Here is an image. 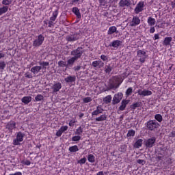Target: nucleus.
Wrapping results in <instances>:
<instances>
[{
	"instance_id": "1",
	"label": "nucleus",
	"mask_w": 175,
	"mask_h": 175,
	"mask_svg": "<svg viewBox=\"0 0 175 175\" xmlns=\"http://www.w3.org/2000/svg\"><path fill=\"white\" fill-rule=\"evenodd\" d=\"M123 80L119 77H113L108 81V90H117L121 85Z\"/></svg>"
},
{
	"instance_id": "2",
	"label": "nucleus",
	"mask_w": 175,
	"mask_h": 175,
	"mask_svg": "<svg viewBox=\"0 0 175 175\" xmlns=\"http://www.w3.org/2000/svg\"><path fill=\"white\" fill-rule=\"evenodd\" d=\"M85 51L83 50V47L79 46L77 49H75L70 52L71 55H72L74 58L77 59H80L84 54Z\"/></svg>"
},
{
	"instance_id": "3",
	"label": "nucleus",
	"mask_w": 175,
	"mask_h": 175,
	"mask_svg": "<svg viewBox=\"0 0 175 175\" xmlns=\"http://www.w3.org/2000/svg\"><path fill=\"white\" fill-rule=\"evenodd\" d=\"M79 39H81V33L77 32L70 33L66 36V40L67 42H76Z\"/></svg>"
},
{
	"instance_id": "4",
	"label": "nucleus",
	"mask_w": 175,
	"mask_h": 175,
	"mask_svg": "<svg viewBox=\"0 0 175 175\" xmlns=\"http://www.w3.org/2000/svg\"><path fill=\"white\" fill-rule=\"evenodd\" d=\"M145 126L148 131H153L159 126V123L155 120H150L145 124Z\"/></svg>"
},
{
	"instance_id": "5",
	"label": "nucleus",
	"mask_w": 175,
	"mask_h": 175,
	"mask_svg": "<svg viewBox=\"0 0 175 175\" xmlns=\"http://www.w3.org/2000/svg\"><path fill=\"white\" fill-rule=\"evenodd\" d=\"M124 94L122 92L115 94L112 99L111 105H113V106L116 105H118V103H120V102L122 100Z\"/></svg>"
},
{
	"instance_id": "6",
	"label": "nucleus",
	"mask_w": 175,
	"mask_h": 175,
	"mask_svg": "<svg viewBox=\"0 0 175 175\" xmlns=\"http://www.w3.org/2000/svg\"><path fill=\"white\" fill-rule=\"evenodd\" d=\"M155 142H157V137H152L151 138L146 139L144 142V144L145 145L146 148H151L154 147V145L155 144Z\"/></svg>"
},
{
	"instance_id": "7",
	"label": "nucleus",
	"mask_w": 175,
	"mask_h": 175,
	"mask_svg": "<svg viewBox=\"0 0 175 175\" xmlns=\"http://www.w3.org/2000/svg\"><path fill=\"white\" fill-rule=\"evenodd\" d=\"M43 42H44V36H43L42 34H40L33 42V47H39L43 44Z\"/></svg>"
},
{
	"instance_id": "8",
	"label": "nucleus",
	"mask_w": 175,
	"mask_h": 175,
	"mask_svg": "<svg viewBox=\"0 0 175 175\" xmlns=\"http://www.w3.org/2000/svg\"><path fill=\"white\" fill-rule=\"evenodd\" d=\"M24 136H25V133L18 132L16 135V139L13 140L14 146H20V142L24 140Z\"/></svg>"
},
{
	"instance_id": "9",
	"label": "nucleus",
	"mask_w": 175,
	"mask_h": 175,
	"mask_svg": "<svg viewBox=\"0 0 175 175\" xmlns=\"http://www.w3.org/2000/svg\"><path fill=\"white\" fill-rule=\"evenodd\" d=\"M57 16H58V10H56L55 12H53V16L50 18V21L48 23L49 24L48 27L49 28H52L53 27H54V25L53 24V23H54L55 20H57Z\"/></svg>"
},
{
	"instance_id": "10",
	"label": "nucleus",
	"mask_w": 175,
	"mask_h": 175,
	"mask_svg": "<svg viewBox=\"0 0 175 175\" xmlns=\"http://www.w3.org/2000/svg\"><path fill=\"white\" fill-rule=\"evenodd\" d=\"M92 66L94 69H100L105 66V63L101 60H96L92 63Z\"/></svg>"
},
{
	"instance_id": "11",
	"label": "nucleus",
	"mask_w": 175,
	"mask_h": 175,
	"mask_svg": "<svg viewBox=\"0 0 175 175\" xmlns=\"http://www.w3.org/2000/svg\"><path fill=\"white\" fill-rule=\"evenodd\" d=\"M143 10H144V1H139L134 10L135 13V14H139V13L143 12Z\"/></svg>"
},
{
	"instance_id": "12",
	"label": "nucleus",
	"mask_w": 175,
	"mask_h": 175,
	"mask_svg": "<svg viewBox=\"0 0 175 175\" xmlns=\"http://www.w3.org/2000/svg\"><path fill=\"white\" fill-rule=\"evenodd\" d=\"M62 88V83L59 82H56L51 87V90H53V94H57Z\"/></svg>"
},
{
	"instance_id": "13",
	"label": "nucleus",
	"mask_w": 175,
	"mask_h": 175,
	"mask_svg": "<svg viewBox=\"0 0 175 175\" xmlns=\"http://www.w3.org/2000/svg\"><path fill=\"white\" fill-rule=\"evenodd\" d=\"M138 95H140V96H149L150 95H152V92L150 90L139 89L137 90Z\"/></svg>"
},
{
	"instance_id": "14",
	"label": "nucleus",
	"mask_w": 175,
	"mask_h": 175,
	"mask_svg": "<svg viewBox=\"0 0 175 175\" xmlns=\"http://www.w3.org/2000/svg\"><path fill=\"white\" fill-rule=\"evenodd\" d=\"M132 5L131 0H120L119 2V6L120 8H129Z\"/></svg>"
},
{
	"instance_id": "15",
	"label": "nucleus",
	"mask_w": 175,
	"mask_h": 175,
	"mask_svg": "<svg viewBox=\"0 0 175 175\" xmlns=\"http://www.w3.org/2000/svg\"><path fill=\"white\" fill-rule=\"evenodd\" d=\"M122 41L120 40H113L109 44V47H113L114 49H118L120 46H122Z\"/></svg>"
},
{
	"instance_id": "16",
	"label": "nucleus",
	"mask_w": 175,
	"mask_h": 175,
	"mask_svg": "<svg viewBox=\"0 0 175 175\" xmlns=\"http://www.w3.org/2000/svg\"><path fill=\"white\" fill-rule=\"evenodd\" d=\"M129 100H122L120 106L118 108L119 111H124V110H125V109L126 108V105H129Z\"/></svg>"
},
{
	"instance_id": "17",
	"label": "nucleus",
	"mask_w": 175,
	"mask_h": 175,
	"mask_svg": "<svg viewBox=\"0 0 175 175\" xmlns=\"http://www.w3.org/2000/svg\"><path fill=\"white\" fill-rule=\"evenodd\" d=\"M140 24V18L138 16H133L132 21L130 22V27H136V25H139Z\"/></svg>"
},
{
	"instance_id": "18",
	"label": "nucleus",
	"mask_w": 175,
	"mask_h": 175,
	"mask_svg": "<svg viewBox=\"0 0 175 175\" xmlns=\"http://www.w3.org/2000/svg\"><path fill=\"white\" fill-rule=\"evenodd\" d=\"M103 113V109L100 106H97L96 109L92 112V117H95L96 116H99V114H102Z\"/></svg>"
},
{
	"instance_id": "19",
	"label": "nucleus",
	"mask_w": 175,
	"mask_h": 175,
	"mask_svg": "<svg viewBox=\"0 0 175 175\" xmlns=\"http://www.w3.org/2000/svg\"><path fill=\"white\" fill-rule=\"evenodd\" d=\"M76 61H77V59H76L75 58H74L73 57H70V59H68L66 62L67 64V68H72L73 65H75V62H76Z\"/></svg>"
},
{
	"instance_id": "20",
	"label": "nucleus",
	"mask_w": 175,
	"mask_h": 175,
	"mask_svg": "<svg viewBox=\"0 0 175 175\" xmlns=\"http://www.w3.org/2000/svg\"><path fill=\"white\" fill-rule=\"evenodd\" d=\"M64 81L67 83H75L76 81V76L75 75H69L68 77L64 79Z\"/></svg>"
},
{
	"instance_id": "21",
	"label": "nucleus",
	"mask_w": 175,
	"mask_h": 175,
	"mask_svg": "<svg viewBox=\"0 0 175 175\" xmlns=\"http://www.w3.org/2000/svg\"><path fill=\"white\" fill-rule=\"evenodd\" d=\"M40 70H42V66H33L30 70L31 73H33V75H36V74L39 73L40 72Z\"/></svg>"
},
{
	"instance_id": "22",
	"label": "nucleus",
	"mask_w": 175,
	"mask_h": 175,
	"mask_svg": "<svg viewBox=\"0 0 175 175\" xmlns=\"http://www.w3.org/2000/svg\"><path fill=\"white\" fill-rule=\"evenodd\" d=\"M72 12L74 13V14H75L77 18H81V14L80 13V10H79V8L74 7L72 10Z\"/></svg>"
},
{
	"instance_id": "23",
	"label": "nucleus",
	"mask_w": 175,
	"mask_h": 175,
	"mask_svg": "<svg viewBox=\"0 0 175 175\" xmlns=\"http://www.w3.org/2000/svg\"><path fill=\"white\" fill-rule=\"evenodd\" d=\"M106 120H107V115L103 114V115L100 116L99 117L96 118L95 122H100L102 121H106Z\"/></svg>"
},
{
	"instance_id": "24",
	"label": "nucleus",
	"mask_w": 175,
	"mask_h": 175,
	"mask_svg": "<svg viewBox=\"0 0 175 175\" xmlns=\"http://www.w3.org/2000/svg\"><path fill=\"white\" fill-rule=\"evenodd\" d=\"M172 40H173V38L172 37H165L163 42V46H170Z\"/></svg>"
},
{
	"instance_id": "25",
	"label": "nucleus",
	"mask_w": 175,
	"mask_h": 175,
	"mask_svg": "<svg viewBox=\"0 0 175 175\" xmlns=\"http://www.w3.org/2000/svg\"><path fill=\"white\" fill-rule=\"evenodd\" d=\"M7 128L9 129V131H13V129H15L16 128V122L14 121H10L7 124Z\"/></svg>"
},
{
	"instance_id": "26",
	"label": "nucleus",
	"mask_w": 175,
	"mask_h": 175,
	"mask_svg": "<svg viewBox=\"0 0 175 175\" xmlns=\"http://www.w3.org/2000/svg\"><path fill=\"white\" fill-rule=\"evenodd\" d=\"M113 69H114L113 66H111V64H108V65L105 66V72L107 75H110V73L111 72V70H113Z\"/></svg>"
},
{
	"instance_id": "27",
	"label": "nucleus",
	"mask_w": 175,
	"mask_h": 175,
	"mask_svg": "<svg viewBox=\"0 0 175 175\" xmlns=\"http://www.w3.org/2000/svg\"><path fill=\"white\" fill-rule=\"evenodd\" d=\"M31 100H32V97L31 96H24L21 99V102L25 105H28Z\"/></svg>"
},
{
	"instance_id": "28",
	"label": "nucleus",
	"mask_w": 175,
	"mask_h": 175,
	"mask_svg": "<svg viewBox=\"0 0 175 175\" xmlns=\"http://www.w3.org/2000/svg\"><path fill=\"white\" fill-rule=\"evenodd\" d=\"M114 32H116V33H118V31H117V27H116L115 26L110 27L108 30V35H113Z\"/></svg>"
},
{
	"instance_id": "29",
	"label": "nucleus",
	"mask_w": 175,
	"mask_h": 175,
	"mask_svg": "<svg viewBox=\"0 0 175 175\" xmlns=\"http://www.w3.org/2000/svg\"><path fill=\"white\" fill-rule=\"evenodd\" d=\"M142 146H143V140L142 139H137L134 144V147H135V148H140Z\"/></svg>"
},
{
	"instance_id": "30",
	"label": "nucleus",
	"mask_w": 175,
	"mask_h": 175,
	"mask_svg": "<svg viewBox=\"0 0 175 175\" xmlns=\"http://www.w3.org/2000/svg\"><path fill=\"white\" fill-rule=\"evenodd\" d=\"M157 23V21H155V18L150 16L148 18V24L150 27H152L155 23Z\"/></svg>"
},
{
	"instance_id": "31",
	"label": "nucleus",
	"mask_w": 175,
	"mask_h": 175,
	"mask_svg": "<svg viewBox=\"0 0 175 175\" xmlns=\"http://www.w3.org/2000/svg\"><path fill=\"white\" fill-rule=\"evenodd\" d=\"M142 107V102H137L131 105L130 106V109H132L133 110H136L137 107Z\"/></svg>"
},
{
	"instance_id": "32",
	"label": "nucleus",
	"mask_w": 175,
	"mask_h": 175,
	"mask_svg": "<svg viewBox=\"0 0 175 175\" xmlns=\"http://www.w3.org/2000/svg\"><path fill=\"white\" fill-rule=\"evenodd\" d=\"M113 0H99V3L100 6H103V8H105V6H107V3H109V2H111Z\"/></svg>"
},
{
	"instance_id": "33",
	"label": "nucleus",
	"mask_w": 175,
	"mask_h": 175,
	"mask_svg": "<svg viewBox=\"0 0 175 175\" xmlns=\"http://www.w3.org/2000/svg\"><path fill=\"white\" fill-rule=\"evenodd\" d=\"M137 55L139 57H146L147 55V53H146V51H144L138 50L137 51Z\"/></svg>"
},
{
	"instance_id": "34",
	"label": "nucleus",
	"mask_w": 175,
	"mask_h": 175,
	"mask_svg": "<svg viewBox=\"0 0 175 175\" xmlns=\"http://www.w3.org/2000/svg\"><path fill=\"white\" fill-rule=\"evenodd\" d=\"M77 151H79V146H77V145H75L69 148L70 152H77Z\"/></svg>"
},
{
	"instance_id": "35",
	"label": "nucleus",
	"mask_w": 175,
	"mask_h": 175,
	"mask_svg": "<svg viewBox=\"0 0 175 175\" xmlns=\"http://www.w3.org/2000/svg\"><path fill=\"white\" fill-rule=\"evenodd\" d=\"M58 66L59 68H68V64L66 62L61 60L58 62Z\"/></svg>"
},
{
	"instance_id": "36",
	"label": "nucleus",
	"mask_w": 175,
	"mask_h": 175,
	"mask_svg": "<svg viewBox=\"0 0 175 175\" xmlns=\"http://www.w3.org/2000/svg\"><path fill=\"white\" fill-rule=\"evenodd\" d=\"M39 65L42 66V69H46V66H49L50 63L49 62H39Z\"/></svg>"
},
{
	"instance_id": "37",
	"label": "nucleus",
	"mask_w": 175,
	"mask_h": 175,
	"mask_svg": "<svg viewBox=\"0 0 175 175\" xmlns=\"http://www.w3.org/2000/svg\"><path fill=\"white\" fill-rule=\"evenodd\" d=\"M154 120H155V121H158V122H162L163 118L162 117V115H161V114H156L154 116Z\"/></svg>"
},
{
	"instance_id": "38",
	"label": "nucleus",
	"mask_w": 175,
	"mask_h": 175,
	"mask_svg": "<svg viewBox=\"0 0 175 175\" xmlns=\"http://www.w3.org/2000/svg\"><path fill=\"white\" fill-rule=\"evenodd\" d=\"M135 135H136V131H135V130H133V129H131V130H129V131L126 134V137H131L135 136Z\"/></svg>"
},
{
	"instance_id": "39",
	"label": "nucleus",
	"mask_w": 175,
	"mask_h": 175,
	"mask_svg": "<svg viewBox=\"0 0 175 175\" xmlns=\"http://www.w3.org/2000/svg\"><path fill=\"white\" fill-rule=\"evenodd\" d=\"M9 9V7L8 6H3L0 8V16H2V14L6 13L8 12V10Z\"/></svg>"
},
{
	"instance_id": "40",
	"label": "nucleus",
	"mask_w": 175,
	"mask_h": 175,
	"mask_svg": "<svg viewBox=\"0 0 175 175\" xmlns=\"http://www.w3.org/2000/svg\"><path fill=\"white\" fill-rule=\"evenodd\" d=\"M88 161L91 163H94V162H95V156L92 154H89L88 156Z\"/></svg>"
},
{
	"instance_id": "41",
	"label": "nucleus",
	"mask_w": 175,
	"mask_h": 175,
	"mask_svg": "<svg viewBox=\"0 0 175 175\" xmlns=\"http://www.w3.org/2000/svg\"><path fill=\"white\" fill-rule=\"evenodd\" d=\"M103 101L105 102V103H106L107 105V103H111V95H108L107 96Z\"/></svg>"
},
{
	"instance_id": "42",
	"label": "nucleus",
	"mask_w": 175,
	"mask_h": 175,
	"mask_svg": "<svg viewBox=\"0 0 175 175\" xmlns=\"http://www.w3.org/2000/svg\"><path fill=\"white\" fill-rule=\"evenodd\" d=\"M132 92H133V88H129L126 91V96H130V95H132Z\"/></svg>"
},
{
	"instance_id": "43",
	"label": "nucleus",
	"mask_w": 175,
	"mask_h": 175,
	"mask_svg": "<svg viewBox=\"0 0 175 175\" xmlns=\"http://www.w3.org/2000/svg\"><path fill=\"white\" fill-rule=\"evenodd\" d=\"M83 132V128H81V126H79L75 131V135H82Z\"/></svg>"
},
{
	"instance_id": "44",
	"label": "nucleus",
	"mask_w": 175,
	"mask_h": 175,
	"mask_svg": "<svg viewBox=\"0 0 175 175\" xmlns=\"http://www.w3.org/2000/svg\"><path fill=\"white\" fill-rule=\"evenodd\" d=\"M83 103H90V102H92V98L91 97H85L83 98Z\"/></svg>"
},
{
	"instance_id": "45",
	"label": "nucleus",
	"mask_w": 175,
	"mask_h": 175,
	"mask_svg": "<svg viewBox=\"0 0 175 175\" xmlns=\"http://www.w3.org/2000/svg\"><path fill=\"white\" fill-rule=\"evenodd\" d=\"M35 99L36 100V102H40V100H43L44 97L43 95L42 94H38L36 97Z\"/></svg>"
},
{
	"instance_id": "46",
	"label": "nucleus",
	"mask_w": 175,
	"mask_h": 175,
	"mask_svg": "<svg viewBox=\"0 0 175 175\" xmlns=\"http://www.w3.org/2000/svg\"><path fill=\"white\" fill-rule=\"evenodd\" d=\"M85 162H87V158L83 157V158L81 159L80 160H79L77 161V163H79V165H84V163H85Z\"/></svg>"
},
{
	"instance_id": "47",
	"label": "nucleus",
	"mask_w": 175,
	"mask_h": 175,
	"mask_svg": "<svg viewBox=\"0 0 175 175\" xmlns=\"http://www.w3.org/2000/svg\"><path fill=\"white\" fill-rule=\"evenodd\" d=\"M6 68V63L3 61L0 62V70H3Z\"/></svg>"
},
{
	"instance_id": "48",
	"label": "nucleus",
	"mask_w": 175,
	"mask_h": 175,
	"mask_svg": "<svg viewBox=\"0 0 175 175\" xmlns=\"http://www.w3.org/2000/svg\"><path fill=\"white\" fill-rule=\"evenodd\" d=\"M81 139V137L80 135H75L72 137V142H79V140Z\"/></svg>"
},
{
	"instance_id": "49",
	"label": "nucleus",
	"mask_w": 175,
	"mask_h": 175,
	"mask_svg": "<svg viewBox=\"0 0 175 175\" xmlns=\"http://www.w3.org/2000/svg\"><path fill=\"white\" fill-rule=\"evenodd\" d=\"M12 0H3L2 4L5 5H12Z\"/></svg>"
},
{
	"instance_id": "50",
	"label": "nucleus",
	"mask_w": 175,
	"mask_h": 175,
	"mask_svg": "<svg viewBox=\"0 0 175 175\" xmlns=\"http://www.w3.org/2000/svg\"><path fill=\"white\" fill-rule=\"evenodd\" d=\"M159 155L161 156H157V161H163L165 159V156L162 153H159Z\"/></svg>"
},
{
	"instance_id": "51",
	"label": "nucleus",
	"mask_w": 175,
	"mask_h": 175,
	"mask_svg": "<svg viewBox=\"0 0 175 175\" xmlns=\"http://www.w3.org/2000/svg\"><path fill=\"white\" fill-rule=\"evenodd\" d=\"M120 152H126V146L123 145L120 146Z\"/></svg>"
},
{
	"instance_id": "52",
	"label": "nucleus",
	"mask_w": 175,
	"mask_h": 175,
	"mask_svg": "<svg viewBox=\"0 0 175 175\" xmlns=\"http://www.w3.org/2000/svg\"><path fill=\"white\" fill-rule=\"evenodd\" d=\"M146 58H147V55L139 57V62H141V64H144V62H146Z\"/></svg>"
},
{
	"instance_id": "53",
	"label": "nucleus",
	"mask_w": 175,
	"mask_h": 175,
	"mask_svg": "<svg viewBox=\"0 0 175 175\" xmlns=\"http://www.w3.org/2000/svg\"><path fill=\"white\" fill-rule=\"evenodd\" d=\"M72 69L75 70V72H79V70L81 69V66H76Z\"/></svg>"
},
{
	"instance_id": "54",
	"label": "nucleus",
	"mask_w": 175,
	"mask_h": 175,
	"mask_svg": "<svg viewBox=\"0 0 175 175\" xmlns=\"http://www.w3.org/2000/svg\"><path fill=\"white\" fill-rule=\"evenodd\" d=\"M22 163L23 165H25L26 166H29V165H31V161L29 160H26L25 161H23Z\"/></svg>"
},
{
	"instance_id": "55",
	"label": "nucleus",
	"mask_w": 175,
	"mask_h": 175,
	"mask_svg": "<svg viewBox=\"0 0 175 175\" xmlns=\"http://www.w3.org/2000/svg\"><path fill=\"white\" fill-rule=\"evenodd\" d=\"M62 133H64V132L59 129V131H57V133H56V136H57V137H61Z\"/></svg>"
},
{
	"instance_id": "56",
	"label": "nucleus",
	"mask_w": 175,
	"mask_h": 175,
	"mask_svg": "<svg viewBox=\"0 0 175 175\" xmlns=\"http://www.w3.org/2000/svg\"><path fill=\"white\" fill-rule=\"evenodd\" d=\"M100 58L103 61H108L109 58L105 55H101Z\"/></svg>"
},
{
	"instance_id": "57",
	"label": "nucleus",
	"mask_w": 175,
	"mask_h": 175,
	"mask_svg": "<svg viewBox=\"0 0 175 175\" xmlns=\"http://www.w3.org/2000/svg\"><path fill=\"white\" fill-rule=\"evenodd\" d=\"M62 132H65L66 131H68V126H62L60 128Z\"/></svg>"
},
{
	"instance_id": "58",
	"label": "nucleus",
	"mask_w": 175,
	"mask_h": 175,
	"mask_svg": "<svg viewBox=\"0 0 175 175\" xmlns=\"http://www.w3.org/2000/svg\"><path fill=\"white\" fill-rule=\"evenodd\" d=\"M75 123H76V120H70L69 122V126H74Z\"/></svg>"
},
{
	"instance_id": "59",
	"label": "nucleus",
	"mask_w": 175,
	"mask_h": 175,
	"mask_svg": "<svg viewBox=\"0 0 175 175\" xmlns=\"http://www.w3.org/2000/svg\"><path fill=\"white\" fill-rule=\"evenodd\" d=\"M25 77H27V79H32V75L29 74V72H26L25 74Z\"/></svg>"
},
{
	"instance_id": "60",
	"label": "nucleus",
	"mask_w": 175,
	"mask_h": 175,
	"mask_svg": "<svg viewBox=\"0 0 175 175\" xmlns=\"http://www.w3.org/2000/svg\"><path fill=\"white\" fill-rule=\"evenodd\" d=\"M137 163H138L139 165H144V160L138 159V160H137Z\"/></svg>"
},
{
	"instance_id": "61",
	"label": "nucleus",
	"mask_w": 175,
	"mask_h": 175,
	"mask_svg": "<svg viewBox=\"0 0 175 175\" xmlns=\"http://www.w3.org/2000/svg\"><path fill=\"white\" fill-rule=\"evenodd\" d=\"M150 33H154L155 32V27H151L150 30H149Z\"/></svg>"
},
{
	"instance_id": "62",
	"label": "nucleus",
	"mask_w": 175,
	"mask_h": 175,
	"mask_svg": "<svg viewBox=\"0 0 175 175\" xmlns=\"http://www.w3.org/2000/svg\"><path fill=\"white\" fill-rule=\"evenodd\" d=\"M169 137H175V131L174 132H171L169 135Z\"/></svg>"
},
{
	"instance_id": "63",
	"label": "nucleus",
	"mask_w": 175,
	"mask_h": 175,
	"mask_svg": "<svg viewBox=\"0 0 175 175\" xmlns=\"http://www.w3.org/2000/svg\"><path fill=\"white\" fill-rule=\"evenodd\" d=\"M154 40H157V39H159V34H154Z\"/></svg>"
},
{
	"instance_id": "64",
	"label": "nucleus",
	"mask_w": 175,
	"mask_h": 175,
	"mask_svg": "<svg viewBox=\"0 0 175 175\" xmlns=\"http://www.w3.org/2000/svg\"><path fill=\"white\" fill-rule=\"evenodd\" d=\"M171 5H172V8L173 9H174V8H175V1H172V2H171Z\"/></svg>"
}]
</instances>
